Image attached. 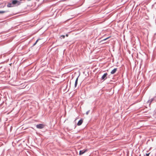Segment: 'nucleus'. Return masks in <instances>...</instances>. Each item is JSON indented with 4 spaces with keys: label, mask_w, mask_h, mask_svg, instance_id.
<instances>
[{
    "label": "nucleus",
    "mask_w": 156,
    "mask_h": 156,
    "mask_svg": "<svg viewBox=\"0 0 156 156\" xmlns=\"http://www.w3.org/2000/svg\"><path fill=\"white\" fill-rule=\"evenodd\" d=\"M21 2L16 0H13L12 1V4L13 5H20Z\"/></svg>",
    "instance_id": "1"
},
{
    "label": "nucleus",
    "mask_w": 156,
    "mask_h": 156,
    "mask_svg": "<svg viewBox=\"0 0 156 156\" xmlns=\"http://www.w3.org/2000/svg\"><path fill=\"white\" fill-rule=\"evenodd\" d=\"M44 125L42 124H39L36 125V127L37 128L41 129L44 127Z\"/></svg>",
    "instance_id": "2"
},
{
    "label": "nucleus",
    "mask_w": 156,
    "mask_h": 156,
    "mask_svg": "<svg viewBox=\"0 0 156 156\" xmlns=\"http://www.w3.org/2000/svg\"><path fill=\"white\" fill-rule=\"evenodd\" d=\"M108 74L107 73H104V74L102 76L101 79L102 80H105L107 79V76Z\"/></svg>",
    "instance_id": "3"
},
{
    "label": "nucleus",
    "mask_w": 156,
    "mask_h": 156,
    "mask_svg": "<svg viewBox=\"0 0 156 156\" xmlns=\"http://www.w3.org/2000/svg\"><path fill=\"white\" fill-rule=\"evenodd\" d=\"M87 151V149L80 151V152H79V154L80 155H82V154H83L84 153Z\"/></svg>",
    "instance_id": "4"
},
{
    "label": "nucleus",
    "mask_w": 156,
    "mask_h": 156,
    "mask_svg": "<svg viewBox=\"0 0 156 156\" xmlns=\"http://www.w3.org/2000/svg\"><path fill=\"white\" fill-rule=\"evenodd\" d=\"M117 70V68H115V69H113L111 71V74H114L116 72V71Z\"/></svg>",
    "instance_id": "5"
},
{
    "label": "nucleus",
    "mask_w": 156,
    "mask_h": 156,
    "mask_svg": "<svg viewBox=\"0 0 156 156\" xmlns=\"http://www.w3.org/2000/svg\"><path fill=\"white\" fill-rule=\"evenodd\" d=\"M83 122V121L81 119V120H80L79 121V122H78L77 123V125L78 126L82 124Z\"/></svg>",
    "instance_id": "6"
},
{
    "label": "nucleus",
    "mask_w": 156,
    "mask_h": 156,
    "mask_svg": "<svg viewBox=\"0 0 156 156\" xmlns=\"http://www.w3.org/2000/svg\"><path fill=\"white\" fill-rule=\"evenodd\" d=\"M7 6L8 7H13L12 2V3H9L7 5Z\"/></svg>",
    "instance_id": "7"
},
{
    "label": "nucleus",
    "mask_w": 156,
    "mask_h": 156,
    "mask_svg": "<svg viewBox=\"0 0 156 156\" xmlns=\"http://www.w3.org/2000/svg\"><path fill=\"white\" fill-rule=\"evenodd\" d=\"M78 77H79V76H78L76 78V79L75 80V87H76L77 85Z\"/></svg>",
    "instance_id": "8"
},
{
    "label": "nucleus",
    "mask_w": 156,
    "mask_h": 156,
    "mask_svg": "<svg viewBox=\"0 0 156 156\" xmlns=\"http://www.w3.org/2000/svg\"><path fill=\"white\" fill-rule=\"evenodd\" d=\"M155 98H153L151 99V100H148L147 101V102L150 103V104L151 102L154 100V99Z\"/></svg>",
    "instance_id": "9"
},
{
    "label": "nucleus",
    "mask_w": 156,
    "mask_h": 156,
    "mask_svg": "<svg viewBox=\"0 0 156 156\" xmlns=\"http://www.w3.org/2000/svg\"><path fill=\"white\" fill-rule=\"evenodd\" d=\"M8 12L7 11H0V14H2V13H5V12Z\"/></svg>",
    "instance_id": "10"
},
{
    "label": "nucleus",
    "mask_w": 156,
    "mask_h": 156,
    "mask_svg": "<svg viewBox=\"0 0 156 156\" xmlns=\"http://www.w3.org/2000/svg\"><path fill=\"white\" fill-rule=\"evenodd\" d=\"M109 38V37H108L102 40V41H105L107 40V39H108Z\"/></svg>",
    "instance_id": "11"
},
{
    "label": "nucleus",
    "mask_w": 156,
    "mask_h": 156,
    "mask_svg": "<svg viewBox=\"0 0 156 156\" xmlns=\"http://www.w3.org/2000/svg\"><path fill=\"white\" fill-rule=\"evenodd\" d=\"M61 37H62L63 38H64L65 37V36L64 35H62L61 36Z\"/></svg>",
    "instance_id": "12"
},
{
    "label": "nucleus",
    "mask_w": 156,
    "mask_h": 156,
    "mask_svg": "<svg viewBox=\"0 0 156 156\" xmlns=\"http://www.w3.org/2000/svg\"><path fill=\"white\" fill-rule=\"evenodd\" d=\"M89 112H90V111L89 110V111H87L86 112V114H87V115L88 114V113H89Z\"/></svg>",
    "instance_id": "13"
},
{
    "label": "nucleus",
    "mask_w": 156,
    "mask_h": 156,
    "mask_svg": "<svg viewBox=\"0 0 156 156\" xmlns=\"http://www.w3.org/2000/svg\"><path fill=\"white\" fill-rule=\"evenodd\" d=\"M150 153H148V154H146V156H149V154Z\"/></svg>",
    "instance_id": "14"
},
{
    "label": "nucleus",
    "mask_w": 156,
    "mask_h": 156,
    "mask_svg": "<svg viewBox=\"0 0 156 156\" xmlns=\"http://www.w3.org/2000/svg\"><path fill=\"white\" fill-rule=\"evenodd\" d=\"M38 40H39V39H37V40L36 41V42H35V43H37V42H38Z\"/></svg>",
    "instance_id": "15"
},
{
    "label": "nucleus",
    "mask_w": 156,
    "mask_h": 156,
    "mask_svg": "<svg viewBox=\"0 0 156 156\" xmlns=\"http://www.w3.org/2000/svg\"><path fill=\"white\" fill-rule=\"evenodd\" d=\"M36 43H35L34 44V45H35L36 44Z\"/></svg>",
    "instance_id": "16"
},
{
    "label": "nucleus",
    "mask_w": 156,
    "mask_h": 156,
    "mask_svg": "<svg viewBox=\"0 0 156 156\" xmlns=\"http://www.w3.org/2000/svg\"><path fill=\"white\" fill-rule=\"evenodd\" d=\"M66 36L67 37L68 36V34H66Z\"/></svg>",
    "instance_id": "17"
},
{
    "label": "nucleus",
    "mask_w": 156,
    "mask_h": 156,
    "mask_svg": "<svg viewBox=\"0 0 156 156\" xmlns=\"http://www.w3.org/2000/svg\"><path fill=\"white\" fill-rule=\"evenodd\" d=\"M156 97V93L155 96V97H154V98H155Z\"/></svg>",
    "instance_id": "18"
}]
</instances>
